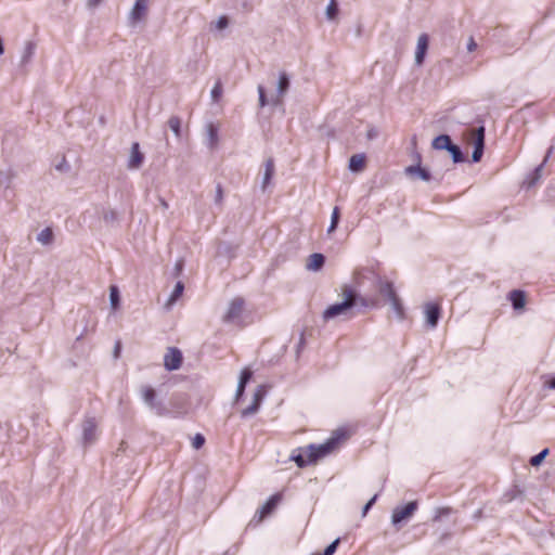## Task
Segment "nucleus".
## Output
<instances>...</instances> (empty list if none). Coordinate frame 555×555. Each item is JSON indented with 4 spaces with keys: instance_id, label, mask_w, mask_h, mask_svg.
<instances>
[{
    "instance_id": "nucleus-1",
    "label": "nucleus",
    "mask_w": 555,
    "mask_h": 555,
    "mask_svg": "<svg viewBox=\"0 0 555 555\" xmlns=\"http://www.w3.org/2000/svg\"><path fill=\"white\" fill-rule=\"evenodd\" d=\"M346 436L347 431L344 428H338L334 431L332 437L326 439L323 443H310L305 448L299 447L294 449L289 460L294 461L299 468L315 464L319 460L333 452Z\"/></svg>"
},
{
    "instance_id": "nucleus-2",
    "label": "nucleus",
    "mask_w": 555,
    "mask_h": 555,
    "mask_svg": "<svg viewBox=\"0 0 555 555\" xmlns=\"http://www.w3.org/2000/svg\"><path fill=\"white\" fill-rule=\"evenodd\" d=\"M357 286L358 285L354 283V285L345 284L341 287V301L349 311V317L352 318L374 306L373 301L371 302L366 297L360 294Z\"/></svg>"
},
{
    "instance_id": "nucleus-3",
    "label": "nucleus",
    "mask_w": 555,
    "mask_h": 555,
    "mask_svg": "<svg viewBox=\"0 0 555 555\" xmlns=\"http://www.w3.org/2000/svg\"><path fill=\"white\" fill-rule=\"evenodd\" d=\"M367 279L375 283L378 288L379 294L388 301L391 298L397 296V292L395 289V285L390 281H385L382 279L379 274H377L374 270L371 269H360L354 273V283L357 285H361V280Z\"/></svg>"
},
{
    "instance_id": "nucleus-4",
    "label": "nucleus",
    "mask_w": 555,
    "mask_h": 555,
    "mask_svg": "<svg viewBox=\"0 0 555 555\" xmlns=\"http://www.w3.org/2000/svg\"><path fill=\"white\" fill-rule=\"evenodd\" d=\"M418 508L417 501H410L403 505L396 506L391 513V524L399 528L406 524Z\"/></svg>"
},
{
    "instance_id": "nucleus-5",
    "label": "nucleus",
    "mask_w": 555,
    "mask_h": 555,
    "mask_svg": "<svg viewBox=\"0 0 555 555\" xmlns=\"http://www.w3.org/2000/svg\"><path fill=\"white\" fill-rule=\"evenodd\" d=\"M143 403L157 415H166L168 410L157 397L156 390L152 386H143L141 391Z\"/></svg>"
},
{
    "instance_id": "nucleus-6",
    "label": "nucleus",
    "mask_w": 555,
    "mask_h": 555,
    "mask_svg": "<svg viewBox=\"0 0 555 555\" xmlns=\"http://www.w3.org/2000/svg\"><path fill=\"white\" fill-rule=\"evenodd\" d=\"M425 314V326L434 330L438 326V323L442 315V308L440 304L429 301L424 305Z\"/></svg>"
},
{
    "instance_id": "nucleus-7",
    "label": "nucleus",
    "mask_w": 555,
    "mask_h": 555,
    "mask_svg": "<svg viewBox=\"0 0 555 555\" xmlns=\"http://www.w3.org/2000/svg\"><path fill=\"white\" fill-rule=\"evenodd\" d=\"M182 361V351L177 347H169L164 357V366L169 372L177 371L181 367Z\"/></svg>"
},
{
    "instance_id": "nucleus-8",
    "label": "nucleus",
    "mask_w": 555,
    "mask_h": 555,
    "mask_svg": "<svg viewBox=\"0 0 555 555\" xmlns=\"http://www.w3.org/2000/svg\"><path fill=\"white\" fill-rule=\"evenodd\" d=\"M338 317H345V319H352V317H349V311L346 309L341 300L327 306L322 313V319L325 322Z\"/></svg>"
},
{
    "instance_id": "nucleus-9",
    "label": "nucleus",
    "mask_w": 555,
    "mask_h": 555,
    "mask_svg": "<svg viewBox=\"0 0 555 555\" xmlns=\"http://www.w3.org/2000/svg\"><path fill=\"white\" fill-rule=\"evenodd\" d=\"M417 163L415 165H411L405 168V173L412 177H415L422 181H430L431 180V172L428 168L423 167L421 165V155L417 153Z\"/></svg>"
},
{
    "instance_id": "nucleus-10",
    "label": "nucleus",
    "mask_w": 555,
    "mask_h": 555,
    "mask_svg": "<svg viewBox=\"0 0 555 555\" xmlns=\"http://www.w3.org/2000/svg\"><path fill=\"white\" fill-rule=\"evenodd\" d=\"M253 374L254 373L249 367H245L241 371L234 398L236 403L243 399L246 386L251 380Z\"/></svg>"
},
{
    "instance_id": "nucleus-11",
    "label": "nucleus",
    "mask_w": 555,
    "mask_h": 555,
    "mask_svg": "<svg viewBox=\"0 0 555 555\" xmlns=\"http://www.w3.org/2000/svg\"><path fill=\"white\" fill-rule=\"evenodd\" d=\"M289 87H291V77L288 76V74L286 72H280L278 83H276L278 98L272 100V104L274 106L282 104V100L280 99V96H283L288 91Z\"/></svg>"
},
{
    "instance_id": "nucleus-12",
    "label": "nucleus",
    "mask_w": 555,
    "mask_h": 555,
    "mask_svg": "<svg viewBox=\"0 0 555 555\" xmlns=\"http://www.w3.org/2000/svg\"><path fill=\"white\" fill-rule=\"evenodd\" d=\"M428 48H429V36L427 34H422L418 37L416 50H415V64L417 66H421L424 63L425 57L428 52Z\"/></svg>"
},
{
    "instance_id": "nucleus-13",
    "label": "nucleus",
    "mask_w": 555,
    "mask_h": 555,
    "mask_svg": "<svg viewBox=\"0 0 555 555\" xmlns=\"http://www.w3.org/2000/svg\"><path fill=\"white\" fill-rule=\"evenodd\" d=\"M244 305H245V301L243 298H241V297L234 298L230 302L228 310L223 317L224 322H233L236 318H238L243 312Z\"/></svg>"
},
{
    "instance_id": "nucleus-14",
    "label": "nucleus",
    "mask_w": 555,
    "mask_h": 555,
    "mask_svg": "<svg viewBox=\"0 0 555 555\" xmlns=\"http://www.w3.org/2000/svg\"><path fill=\"white\" fill-rule=\"evenodd\" d=\"M282 500V494L274 493L261 505V507L257 511L259 514V521L262 520L264 517L271 515L274 509L276 508L278 504Z\"/></svg>"
},
{
    "instance_id": "nucleus-15",
    "label": "nucleus",
    "mask_w": 555,
    "mask_h": 555,
    "mask_svg": "<svg viewBox=\"0 0 555 555\" xmlns=\"http://www.w3.org/2000/svg\"><path fill=\"white\" fill-rule=\"evenodd\" d=\"M144 162V154L140 151V144L138 142H133L130 150V157L128 160L129 169H138L142 166Z\"/></svg>"
},
{
    "instance_id": "nucleus-16",
    "label": "nucleus",
    "mask_w": 555,
    "mask_h": 555,
    "mask_svg": "<svg viewBox=\"0 0 555 555\" xmlns=\"http://www.w3.org/2000/svg\"><path fill=\"white\" fill-rule=\"evenodd\" d=\"M147 13V2L145 0H135L129 18L132 23L141 22Z\"/></svg>"
},
{
    "instance_id": "nucleus-17",
    "label": "nucleus",
    "mask_w": 555,
    "mask_h": 555,
    "mask_svg": "<svg viewBox=\"0 0 555 555\" xmlns=\"http://www.w3.org/2000/svg\"><path fill=\"white\" fill-rule=\"evenodd\" d=\"M96 429V423L93 417H87L82 423V442L88 444L92 442Z\"/></svg>"
},
{
    "instance_id": "nucleus-18",
    "label": "nucleus",
    "mask_w": 555,
    "mask_h": 555,
    "mask_svg": "<svg viewBox=\"0 0 555 555\" xmlns=\"http://www.w3.org/2000/svg\"><path fill=\"white\" fill-rule=\"evenodd\" d=\"M508 299L515 311L522 310L526 305V293L521 289H513L508 294Z\"/></svg>"
},
{
    "instance_id": "nucleus-19",
    "label": "nucleus",
    "mask_w": 555,
    "mask_h": 555,
    "mask_svg": "<svg viewBox=\"0 0 555 555\" xmlns=\"http://www.w3.org/2000/svg\"><path fill=\"white\" fill-rule=\"evenodd\" d=\"M543 168L542 166H537L533 170H531L525 178V180L521 183V188L529 190L533 188L542 177Z\"/></svg>"
},
{
    "instance_id": "nucleus-20",
    "label": "nucleus",
    "mask_w": 555,
    "mask_h": 555,
    "mask_svg": "<svg viewBox=\"0 0 555 555\" xmlns=\"http://www.w3.org/2000/svg\"><path fill=\"white\" fill-rule=\"evenodd\" d=\"M325 261H326V258L323 254L313 253L309 256L306 268L309 271L318 272V271L322 270V268L325 264Z\"/></svg>"
},
{
    "instance_id": "nucleus-21",
    "label": "nucleus",
    "mask_w": 555,
    "mask_h": 555,
    "mask_svg": "<svg viewBox=\"0 0 555 555\" xmlns=\"http://www.w3.org/2000/svg\"><path fill=\"white\" fill-rule=\"evenodd\" d=\"M275 167L273 158H268L264 163V171L261 180V190L266 191L274 176Z\"/></svg>"
},
{
    "instance_id": "nucleus-22",
    "label": "nucleus",
    "mask_w": 555,
    "mask_h": 555,
    "mask_svg": "<svg viewBox=\"0 0 555 555\" xmlns=\"http://www.w3.org/2000/svg\"><path fill=\"white\" fill-rule=\"evenodd\" d=\"M452 144L453 141L447 133L439 134L431 141V147L437 151H448Z\"/></svg>"
},
{
    "instance_id": "nucleus-23",
    "label": "nucleus",
    "mask_w": 555,
    "mask_h": 555,
    "mask_svg": "<svg viewBox=\"0 0 555 555\" xmlns=\"http://www.w3.org/2000/svg\"><path fill=\"white\" fill-rule=\"evenodd\" d=\"M364 167H365V154L364 153L354 154L349 158L348 169L351 172H353V173L360 172L364 169Z\"/></svg>"
},
{
    "instance_id": "nucleus-24",
    "label": "nucleus",
    "mask_w": 555,
    "mask_h": 555,
    "mask_svg": "<svg viewBox=\"0 0 555 555\" xmlns=\"http://www.w3.org/2000/svg\"><path fill=\"white\" fill-rule=\"evenodd\" d=\"M447 152L450 154L452 162L454 164H462L467 160L466 155L464 154L461 146L455 144L454 142Z\"/></svg>"
},
{
    "instance_id": "nucleus-25",
    "label": "nucleus",
    "mask_w": 555,
    "mask_h": 555,
    "mask_svg": "<svg viewBox=\"0 0 555 555\" xmlns=\"http://www.w3.org/2000/svg\"><path fill=\"white\" fill-rule=\"evenodd\" d=\"M35 51H36V43L33 41H27L25 43V47H24V50H23V53L21 56V66H25L31 61V59L35 55Z\"/></svg>"
},
{
    "instance_id": "nucleus-26",
    "label": "nucleus",
    "mask_w": 555,
    "mask_h": 555,
    "mask_svg": "<svg viewBox=\"0 0 555 555\" xmlns=\"http://www.w3.org/2000/svg\"><path fill=\"white\" fill-rule=\"evenodd\" d=\"M388 302L390 304L391 309L393 310L396 317L399 320H403L405 317V311H404L403 304L401 302V299L399 298V296L397 295L396 297L388 300Z\"/></svg>"
},
{
    "instance_id": "nucleus-27",
    "label": "nucleus",
    "mask_w": 555,
    "mask_h": 555,
    "mask_svg": "<svg viewBox=\"0 0 555 555\" xmlns=\"http://www.w3.org/2000/svg\"><path fill=\"white\" fill-rule=\"evenodd\" d=\"M14 177L15 173L12 169L0 170V188L10 189Z\"/></svg>"
},
{
    "instance_id": "nucleus-28",
    "label": "nucleus",
    "mask_w": 555,
    "mask_h": 555,
    "mask_svg": "<svg viewBox=\"0 0 555 555\" xmlns=\"http://www.w3.org/2000/svg\"><path fill=\"white\" fill-rule=\"evenodd\" d=\"M339 14V2L337 0H330L325 10V15L328 21H334Z\"/></svg>"
},
{
    "instance_id": "nucleus-29",
    "label": "nucleus",
    "mask_w": 555,
    "mask_h": 555,
    "mask_svg": "<svg viewBox=\"0 0 555 555\" xmlns=\"http://www.w3.org/2000/svg\"><path fill=\"white\" fill-rule=\"evenodd\" d=\"M486 144L479 143V142H473V152H472V158L470 162L473 164H477L481 160L483 153H485Z\"/></svg>"
},
{
    "instance_id": "nucleus-30",
    "label": "nucleus",
    "mask_w": 555,
    "mask_h": 555,
    "mask_svg": "<svg viewBox=\"0 0 555 555\" xmlns=\"http://www.w3.org/2000/svg\"><path fill=\"white\" fill-rule=\"evenodd\" d=\"M53 231L51 228H44L37 234V241L43 245H49L53 241Z\"/></svg>"
},
{
    "instance_id": "nucleus-31",
    "label": "nucleus",
    "mask_w": 555,
    "mask_h": 555,
    "mask_svg": "<svg viewBox=\"0 0 555 555\" xmlns=\"http://www.w3.org/2000/svg\"><path fill=\"white\" fill-rule=\"evenodd\" d=\"M266 396H267V387H266V385H259L256 388V390H255V392L253 395L251 402L261 408V404H262Z\"/></svg>"
},
{
    "instance_id": "nucleus-32",
    "label": "nucleus",
    "mask_w": 555,
    "mask_h": 555,
    "mask_svg": "<svg viewBox=\"0 0 555 555\" xmlns=\"http://www.w3.org/2000/svg\"><path fill=\"white\" fill-rule=\"evenodd\" d=\"M339 221H340V208L338 206H335L333 208V211L331 215V222L327 228V233L334 232L337 229Z\"/></svg>"
},
{
    "instance_id": "nucleus-33",
    "label": "nucleus",
    "mask_w": 555,
    "mask_h": 555,
    "mask_svg": "<svg viewBox=\"0 0 555 555\" xmlns=\"http://www.w3.org/2000/svg\"><path fill=\"white\" fill-rule=\"evenodd\" d=\"M168 126L177 138H181L182 126L181 119L178 116H171L168 120Z\"/></svg>"
},
{
    "instance_id": "nucleus-34",
    "label": "nucleus",
    "mask_w": 555,
    "mask_h": 555,
    "mask_svg": "<svg viewBox=\"0 0 555 555\" xmlns=\"http://www.w3.org/2000/svg\"><path fill=\"white\" fill-rule=\"evenodd\" d=\"M548 453H550L548 448L542 449L539 453H537L535 455L530 457V460H529L530 465L533 467H539L543 463L545 457L548 455Z\"/></svg>"
},
{
    "instance_id": "nucleus-35",
    "label": "nucleus",
    "mask_w": 555,
    "mask_h": 555,
    "mask_svg": "<svg viewBox=\"0 0 555 555\" xmlns=\"http://www.w3.org/2000/svg\"><path fill=\"white\" fill-rule=\"evenodd\" d=\"M109 304L113 309H117L120 306V294L116 285L111 286Z\"/></svg>"
},
{
    "instance_id": "nucleus-36",
    "label": "nucleus",
    "mask_w": 555,
    "mask_h": 555,
    "mask_svg": "<svg viewBox=\"0 0 555 555\" xmlns=\"http://www.w3.org/2000/svg\"><path fill=\"white\" fill-rule=\"evenodd\" d=\"M219 130L218 127L214 124H209L207 127V134L209 140V146L212 147L218 142V134Z\"/></svg>"
},
{
    "instance_id": "nucleus-37",
    "label": "nucleus",
    "mask_w": 555,
    "mask_h": 555,
    "mask_svg": "<svg viewBox=\"0 0 555 555\" xmlns=\"http://www.w3.org/2000/svg\"><path fill=\"white\" fill-rule=\"evenodd\" d=\"M184 292V283L182 281H178L170 294L169 300L171 302L177 301Z\"/></svg>"
},
{
    "instance_id": "nucleus-38",
    "label": "nucleus",
    "mask_w": 555,
    "mask_h": 555,
    "mask_svg": "<svg viewBox=\"0 0 555 555\" xmlns=\"http://www.w3.org/2000/svg\"><path fill=\"white\" fill-rule=\"evenodd\" d=\"M474 142L486 144V127L482 120H480V125L476 129Z\"/></svg>"
},
{
    "instance_id": "nucleus-39",
    "label": "nucleus",
    "mask_w": 555,
    "mask_h": 555,
    "mask_svg": "<svg viewBox=\"0 0 555 555\" xmlns=\"http://www.w3.org/2000/svg\"><path fill=\"white\" fill-rule=\"evenodd\" d=\"M340 543V538H336L334 541H332L324 550L321 554H317V555H334L335 552L337 551V547Z\"/></svg>"
},
{
    "instance_id": "nucleus-40",
    "label": "nucleus",
    "mask_w": 555,
    "mask_h": 555,
    "mask_svg": "<svg viewBox=\"0 0 555 555\" xmlns=\"http://www.w3.org/2000/svg\"><path fill=\"white\" fill-rule=\"evenodd\" d=\"M103 220L107 224H113L118 221V215L114 209H108L103 212Z\"/></svg>"
},
{
    "instance_id": "nucleus-41",
    "label": "nucleus",
    "mask_w": 555,
    "mask_h": 555,
    "mask_svg": "<svg viewBox=\"0 0 555 555\" xmlns=\"http://www.w3.org/2000/svg\"><path fill=\"white\" fill-rule=\"evenodd\" d=\"M259 410H260V406H258L257 404L251 402L248 406H246L245 409H243L241 411V417L247 418V417L254 415L255 413H257Z\"/></svg>"
},
{
    "instance_id": "nucleus-42",
    "label": "nucleus",
    "mask_w": 555,
    "mask_h": 555,
    "mask_svg": "<svg viewBox=\"0 0 555 555\" xmlns=\"http://www.w3.org/2000/svg\"><path fill=\"white\" fill-rule=\"evenodd\" d=\"M452 512V509L450 507H439L436 509L435 512V515H434V520L435 521H439L441 520L443 517L450 515Z\"/></svg>"
},
{
    "instance_id": "nucleus-43",
    "label": "nucleus",
    "mask_w": 555,
    "mask_h": 555,
    "mask_svg": "<svg viewBox=\"0 0 555 555\" xmlns=\"http://www.w3.org/2000/svg\"><path fill=\"white\" fill-rule=\"evenodd\" d=\"M257 90H258L259 105H260V107H264L269 103L267 94H266V89L262 85H259Z\"/></svg>"
},
{
    "instance_id": "nucleus-44",
    "label": "nucleus",
    "mask_w": 555,
    "mask_h": 555,
    "mask_svg": "<svg viewBox=\"0 0 555 555\" xmlns=\"http://www.w3.org/2000/svg\"><path fill=\"white\" fill-rule=\"evenodd\" d=\"M205 441H206V439H205L204 435L197 433L192 438V446L194 449L199 450L205 444Z\"/></svg>"
},
{
    "instance_id": "nucleus-45",
    "label": "nucleus",
    "mask_w": 555,
    "mask_h": 555,
    "mask_svg": "<svg viewBox=\"0 0 555 555\" xmlns=\"http://www.w3.org/2000/svg\"><path fill=\"white\" fill-rule=\"evenodd\" d=\"M211 99L218 101L222 95V86L220 81H217L210 91Z\"/></svg>"
},
{
    "instance_id": "nucleus-46",
    "label": "nucleus",
    "mask_w": 555,
    "mask_h": 555,
    "mask_svg": "<svg viewBox=\"0 0 555 555\" xmlns=\"http://www.w3.org/2000/svg\"><path fill=\"white\" fill-rule=\"evenodd\" d=\"M378 499V493L374 494L362 507V517L366 516Z\"/></svg>"
},
{
    "instance_id": "nucleus-47",
    "label": "nucleus",
    "mask_w": 555,
    "mask_h": 555,
    "mask_svg": "<svg viewBox=\"0 0 555 555\" xmlns=\"http://www.w3.org/2000/svg\"><path fill=\"white\" fill-rule=\"evenodd\" d=\"M229 17L227 15H221L216 21V28L219 30L225 29L229 26Z\"/></svg>"
},
{
    "instance_id": "nucleus-48",
    "label": "nucleus",
    "mask_w": 555,
    "mask_h": 555,
    "mask_svg": "<svg viewBox=\"0 0 555 555\" xmlns=\"http://www.w3.org/2000/svg\"><path fill=\"white\" fill-rule=\"evenodd\" d=\"M223 201V188L220 183L216 185L215 203L221 205Z\"/></svg>"
},
{
    "instance_id": "nucleus-49",
    "label": "nucleus",
    "mask_w": 555,
    "mask_h": 555,
    "mask_svg": "<svg viewBox=\"0 0 555 555\" xmlns=\"http://www.w3.org/2000/svg\"><path fill=\"white\" fill-rule=\"evenodd\" d=\"M55 169L57 171L65 172V171H68L70 169V166L67 163L66 158L63 157L62 160L59 164L55 165Z\"/></svg>"
},
{
    "instance_id": "nucleus-50",
    "label": "nucleus",
    "mask_w": 555,
    "mask_h": 555,
    "mask_svg": "<svg viewBox=\"0 0 555 555\" xmlns=\"http://www.w3.org/2000/svg\"><path fill=\"white\" fill-rule=\"evenodd\" d=\"M183 268H184V260L183 259L177 260L175 263V268H173V275L175 276L180 275L181 272L183 271Z\"/></svg>"
},
{
    "instance_id": "nucleus-51",
    "label": "nucleus",
    "mask_w": 555,
    "mask_h": 555,
    "mask_svg": "<svg viewBox=\"0 0 555 555\" xmlns=\"http://www.w3.org/2000/svg\"><path fill=\"white\" fill-rule=\"evenodd\" d=\"M553 151H554V146H553V145H551V146L546 150L545 156H544V158H543L542 163H541V164H539V166H542V168H544V167H545L546 163L548 162L550 157H551V156H552V154H553Z\"/></svg>"
},
{
    "instance_id": "nucleus-52",
    "label": "nucleus",
    "mask_w": 555,
    "mask_h": 555,
    "mask_svg": "<svg viewBox=\"0 0 555 555\" xmlns=\"http://www.w3.org/2000/svg\"><path fill=\"white\" fill-rule=\"evenodd\" d=\"M546 386L548 389L555 390V375L550 377V379L546 382Z\"/></svg>"
},
{
    "instance_id": "nucleus-53",
    "label": "nucleus",
    "mask_w": 555,
    "mask_h": 555,
    "mask_svg": "<svg viewBox=\"0 0 555 555\" xmlns=\"http://www.w3.org/2000/svg\"><path fill=\"white\" fill-rule=\"evenodd\" d=\"M103 0H88V8L94 9L96 8Z\"/></svg>"
},
{
    "instance_id": "nucleus-54",
    "label": "nucleus",
    "mask_w": 555,
    "mask_h": 555,
    "mask_svg": "<svg viewBox=\"0 0 555 555\" xmlns=\"http://www.w3.org/2000/svg\"><path fill=\"white\" fill-rule=\"evenodd\" d=\"M477 48V43L474 41L473 38L469 39V42L467 43V50L469 52L474 51Z\"/></svg>"
},
{
    "instance_id": "nucleus-55",
    "label": "nucleus",
    "mask_w": 555,
    "mask_h": 555,
    "mask_svg": "<svg viewBox=\"0 0 555 555\" xmlns=\"http://www.w3.org/2000/svg\"><path fill=\"white\" fill-rule=\"evenodd\" d=\"M305 343H306V341H305V335H304V333H301V334H300L299 341H298V344H297V351H298V352H299V351H300V349L304 347Z\"/></svg>"
},
{
    "instance_id": "nucleus-56",
    "label": "nucleus",
    "mask_w": 555,
    "mask_h": 555,
    "mask_svg": "<svg viewBox=\"0 0 555 555\" xmlns=\"http://www.w3.org/2000/svg\"><path fill=\"white\" fill-rule=\"evenodd\" d=\"M120 348H121L120 341H117V343L115 344V348H114V356H115L116 358L119 356Z\"/></svg>"
},
{
    "instance_id": "nucleus-57",
    "label": "nucleus",
    "mask_w": 555,
    "mask_h": 555,
    "mask_svg": "<svg viewBox=\"0 0 555 555\" xmlns=\"http://www.w3.org/2000/svg\"><path fill=\"white\" fill-rule=\"evenodd\" d=\"M3 53H4V43H3L2 38L0 37V56L3 55Z\"/></svg>"
},
{
    "instance_id": "nucleus-58",
    "label": "nucleus",
    "mask_w": 555,
    "mask_h": 555,
    "mask_svg": "<svg viewBox=\"0 0 555 555\" xmlns=\"http://www.w3.org/2000/svg\"><path fill=\"white\" fill-rule=\"evenodd\" d=\"M373 135H374V132L369 131L367 137H369L370 139H372V138H373Z\"/></svg>"
},
{
    "instance_id": "nucleus-59",
    "label": "nucleus",
    "mask_w": 555,
    "mask_h": 555,
    "mask_svg": "<svg viewBox=\"0 0 555 555\" xmlns=\"http://www.w3.org/2000/svg\"><path fill=\"white\" fill-rule=\"evenodd\" d=\"M162 205L167 207V203L165 201H162Z\"/></svg>"
},
{
    "instance_id": "nucleus-60",
    "label": "nucleus",
    "mask_w": 555,
    "mask_h": 555,
    "mask_svg": "<svg viewBox=\"0 0 555 555\" xmlns=\"http://www.w3.org/2000/svg\"><path fill=\"white\" fill-rule=\"evenodd\" d=\"M257 517L259 518V514L258 513L254 515V518H257Z\"/></svg>"
},
{
    "instance_id": "nucleus-61",
    "label": "nucleus",
    "mask_w": 555,
    "mask_h": 555,
    "mask_svg": "<svg viewBox=\"0 0 555 555\" xmlns=\"http://www.w3.org/2000/svg\"><path fill=\"white\" fill-rule=\"evenodd\" d=\"M257 517L259 518V514L258 513L254 515V518H257Z\"/></svg>"
}]
</instances>
